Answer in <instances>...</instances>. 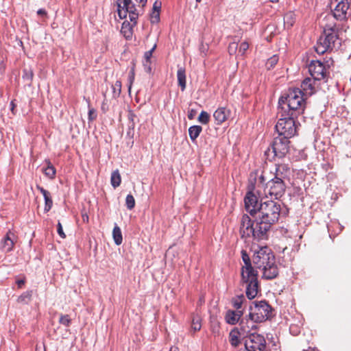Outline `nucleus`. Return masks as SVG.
I'll use <instances>...</instances> for the list:
<instances>
[{"instance_id":"obj_38","label":"nucleus","mask_w":351,"mask_h":351,"mask_svg":"<svg viewBox=\"0 0 351 351\" xmlns=\"http://www.w3.org/2000/svg\"><path fill=\"white\" fill-rule=\"evenodd\" d=\"M242 260L243 261L244 265L242 267H249L252 265V260H251L250 256L247 254V252L245 250H242L241 252Z\"/></svg>"},{"instance_id":"obj_26","label":"nucleus","mask_w":351,"mask_h":351,"mask_svg":"<svg viewBox=\"0 0 351 351\" xmlns=\"http://www.w3.org/2000/svg\"><path fill=\"white\" fill-rule=\"evenodd\" d=\"M112 236L116 245H119L123 241L122 233L121 228L115 225L112 230Z\"/></svg>"},{"instance_id":"obj_52","label":"nucleus","mask_w":351,"mask_h":351,"mask_svg":"<svg viewBox=\"0 0 351 351\" xmlns=\"http://www.w3.org/2000/svg\"><path fill=\"white\" fill-rule=\"evenodd\" d=\"M37 14L38 15H46L47 14V12L45 11V10L44 9H39L38 11H37Z\"/></svg>"},{"instance_id":"obj_33","label":"nucleus","mask_w":351,"mask_h":351,"mask_svg":"<svg viewBox=\"0 0 351 351\" xmlns=\"http://www.w3.org/2000/svg\"><path fill=\"white\" fill-rule=\"evenodd\" d=\"M278 60H279L278 56L276 55H274L273 56H271V58L267 59V60L265 63V66H266L267 69V70L272 69L275 66V65L278 63Z\"/></svg>"},{"instance_id":"obj_43","label":"nucleus","mask_w":351,"mask_h":351,"mask_svg":"<svg viewBox=\"0 0 351 351\" xmlns=\"http://www.w3.org/2000/svg\"><path fill=\"white\" fill-rule=\"evenodd\" d=\"M159 20H160V13L158 12L153 11V12L152 14V19H151L152 23H156L159 21Z\"/></svg>"},{"instance_id":"obj_23","label":"nucleus","mask_w":351,"mask_h":351,"mask_svg":"<svg viewBox=\"0 0 351 351\" xmlns=\"http://www.w3.org/2000/svg\"><path fill=\"white\" fill-rule=\"evenodd\" d=\"M202 131L200 125H193L189 128V134L191 140L194 142Z\"/></svg>"},{"instance_id":"obj_42","label":"nucleus","mask_w":351,"mask_h":351,"mask_svg":"<svg viewBox=\"0 0 351 351\" xmlns=\"http://www.w3.org/2000/svg\"><path fill=\"white\" fill-rule=\"evenodd\" d=\"M238 49V43H231L228 46V52L230 55L234 54Z\"/></svg>"},{"instance_id":"obj_35","label":"nucleus","mask_w":351,"mask_h":351,"mask_svg":"<svg viewBox=\"0 0 351 351\" xmlns=\"http://www.w3.org/2000/svg\"><path fill=\"white\" fill-rule=\"evenodd\" d=\"M44 199H45L44 210H45V212H49L53 206V200L51 199L50 193H49V195H47V196H45Z\"/></svg>"},{"instance_id":"obj_11","label":"nucleus","mask_w":351,"mask_h":351,"mask_svg":"<svg viewBox=\"0 0 351 351\" xmlns=\"http://www.w3.org/2000/svg\"><path fill=\"white\" fill-rule=\"evenodd\" d=\"M266 340L263 335L255 332L245 337V351H265Z\"/></svg>"},{"instance_id":"obj_56","label":"nucleus","mask_w":351,"mask_h":351,"mask_svg":"<svg viewBox=\"0 0 351 351\" xmlns=\"http://www.w3.org/2000/svg\"><path fill=\"white\" fill-rule=\"evenodd\" d=\"M304 351H319L315 348H308L307 350H304Z\"/></svg>"},{"instance_id":"obj_19","label":"nucleus","mask_w":351,"mask_h":351,"mask_svg":"<svg viewBox=\"0 0 351 351\" xmlns=\"http://www.w3.org/2000/svg\"><path fill=\"white\" fill-rule=\"evenodd\" d=\"M230 113V110L226 108H219L217 109L213 114L216 124L220 125L223 123L229 117Z\"/></svg>"},{"instance_id":"obj_13","label":"nucleus","mask_w":351,"mask_h":351,"mask_svg":"<svg viewBox=\"0 0 351 351\" xmlns=\"http://www.w3.org/2000/svg\"><path fill=\"white\" fill-rule=\"evenodd\" d=\"M317 80H314L313 77L305 78L301 84V89L293 88L289 90L287 94H289L292 91L298 90L300 93L301 97L303 100L304 109L305 108V101L304 97H308L312 95L315 93V82Z\"/></svg>"},{"instance_id":"obj_34","label":"nucleus","mask_w":351,"mask_h":351,"mask_svg":"<svg viewBox=\"0 0 351 351\" xmlns=\"http://www.w3.org/2000/svg\"><path fill=\"white\" fill-rule=\"evenodd\" d=\"M22 77L25 81L27 82L29 85H30L33 78L32 71L31 69H25L23 70V74Z\"/></svg>"},{"instance_id":"obj_6","label":"nucleus","mask_w":351,"mask_h":351,"mask_svg":"<svg viewBox=\"0 0 351 351\" xmlns=\"http://www.w3.org/2000/svg\"><path fill=\"white\" fill-rule=\"evenodd\" d=\"M254 217L253 221L247 215H243L241 221L240 233L242 237H252L257 241L264 240L267 238L266 232H260L259 227H262L261 224H259V221L256 215L252 216Z\"/></svg>"},{"instance_id":"obj_20","label":"nucleus","mask_w":351,"mask_h":351,"mask_svg":"<svg viewBox=\"0 0 351 351\" xmlns=\"http://www.w3.org/2000/svg\"><path fill=\"white\" fill-rule=\"evenodd\" d=\"M289 168L287 165L278 164L276 165L275 173L274 178H280L285 181L289 176Z\"/></svg>"},{"instance_id":"obj_22","label":"nucleus","mask_w":351,"mask_h":351,"mask_svg":"<svg viewBox=\"0 0 351 351\" xmlns=\"http://www.w3.org/2000/svg\"><path fill=\"white\" fill-rule=\"evenodd\" d=\"M177 78L178 86L180 87L181 90L184 91L186 88V71L184 67H179L177 71Z\"/></svg>"},{"instance_id":"obj_25","label":"nucleus","mask_w":351,"mask_h":351,"mask_svg":"<svg viewBox=\"0 0 351 351\" xmlns=\"http://www.w3.org/2000/svg\"><path fill=\"white\" fill-rule=\"evenodd\" d=\"M225 319L228 324L231 325H234L239 321L238 315L234 313V311L232 310H229L226 312Z\"/></svg>"},{"instance_id":"obj_46","label":"nucleus","mask_w":351,"mask_h":351,"mask_svg":"<svg viewBox=\"0 0 351 351\" xmlns=\"http://www.w3.org/2000/svg\"><path fill=\"white\" fill-rule=\"evenodd\" d=\"M36 189L43 194V197L45 196H47V195H49V193H50L48 191L45 190L43 187L39 185L36 186Z\"/></svg>"},{"instance_id":"obj_17","label":"nucleus","mask_w":351,"mask_h":351,"mask_svg":"<svg viewBox=\"0 0 351 351\" xmlns=\"http://www.w3.org/2000/svg\"><path fill=\"white\" fill-rule=\"evenodd\" d=\"M137 19L138 18H136L134 21H130V22L125 21L123 23L121 32L126 39L130 40L132 38L133 27L136 26Z\"/></svg>"},{"instance_id":"obj_47","label":"nucleus","mask_w":351,"mask_h":351,"mask_svg":"<svg viewBox=\"0 0 351 351\" xmlns=\"http://www.w3.org/2000/svg\"><path fill=\"white\" fill-rule=\"evenodd\" d=\"M96 118V115L95 114L94 109H89L88 110V120L93 121Z\"/></svg>"},{"instance_id":"obj_41","label":"nucleus","mask_w":351,"mask_h":351,"mask_svg":"<svg viewBox=\"0 0 351 351\" xmlns=\"http://www.w3.org/2000/svg\"><path fill=\"white\" fill-rule=\"evenodd\" d=\"M249 48V43L247 41L242 42L239 47V53L243 55Z\"/></svg>"},{"instance_id":"obj_59","label":"nucleus","mask_w":351,"mask_h":351,"mask_svg":"<svg viewBox=\"0 0 351 351\" xmlns=\"http://www.w3.org/2000/svg\"><path fill=\"white\" fill-rule=\"evenodd\" d=\"M197 2L199 3L202 0H195Z\"/></svg>"},{"instance_id":"obj_58","label":"nucleus","mask_w":351,"mask_h":351,"mask_svg":"<svg viewBox=\"0 0 351 351\" xmlns=\"http://www.w3.org/2000/svg\"><path fill=\"white\" fill-rule=\"evenodd\" d=\"M177 350H178L177 348H171L169 351H178Z\"/></svg>"},{"instance_id":"obj_4","label":"nucleus","mask_w":351,"mask_h":351,"mask_svg":"<svg viewBox=\"0 0 351 351\" xmlns=\"http://www.w3.org/2000/svg\"><path fill=\"white\" fill-rule=\"evenodd\" d=\"M338 29L335 24H326L314 48L318 54L332 50L338 41Z\"/></svg>"},{"instance_id":"obj_5","label":"nucleus","mask_w":351,"mask_h":351,"mask_svg":"<svg viewBox=\"0 0 351 351\" xmlns=\"http://www.w3.org/2000/svg\"><path fill=\"white\" fill-rule=\"evenodd\" d=\"M241 284L246 286L245 294L249 300L255 298L258 293V271L254 267H241Z\"/></svg>"},{"instance_id":"obj_16","label":"nucleus","mask_w":351,"mask_h":351,"mask_svg":"<svg viewBox=\"0 0 351 351\" xmlns=\"http://www.w3.org/2000/svg\"><path fill=\"white\" fill-rule=\"evenodd\" d=\"M258 322L247 318L241 319L239 323V330L243 335H248L250 333H253L252 331L257 329Z\"/></svg>"},{"instance_id":"obj_2","label":"nucleus","mask_w":351,"mask_h":351,"mask_svg":"<svg viewBox=\"0 0 351 351\" xmlns=\"http://www.w3.org/2000/svg\"><path fill=\"white\" fill-rule=\"evenodd\" d=\"M252 263L256 269L262 271V277L266 280H272L278 275V269L276 263L275 256L267 246H258L254 250Z\"/></svg>"},{"instance_id":"obj_40","label":"nucleus","mask_w":351,"mask_h":351,"mask_svg":"<svg viewBox=\"0 0 351 351\" xmlns=\"http://www.w3.org/2000/svg\"><path fill=\"white\" fill-rule=\"evenodd\" d=\"M59 323L64 326H69L71 323V319L69 315H61Z\"/></svg>"},{"instance_id":"obj_14","label":"nucleus","mask_w":351,"mask_h":351,"mask_svg":"<svg viewBox=\"0 0 351 351\" xmlns=\"http://www.w3.org/2000/svg\"><path fill=\"white\" fill-rule=\"evenodd\" d=\"M308 72L314 80L320 81L327 78L326 69L319 60H312L308 64Z\"/></svg>"},{"instance_id":"obj_15","label":"nucleus","mask_w":351,"mask_h":351,"mask_svg":"<svg viewBox=\"0 0 351 351\" xmlns=\"http://www.w3.org/2000/svg\"><path fill=\"white\" fill-rule=\"evenodd\" d=\"M244 203L246 210L252 215H256L260 204L258 197L251 191L247 193Z\"/></svg>"},{"instance_id":"obj_8","label":"nucleus","mask_w":351,"mask_h":351,"mask_svg":"<svg viewBox=\"0 0 351 351\" xmlns=\"http://www.w3.org/2000/svg\"><path fill=\"white\" fill-rule=\"evenodd\" d=\"M289 138L281 136H278L274 138L271 145V148L265 152V154L269 156V152L274 154V156L282 158L285 156L289 149Z\"/></svg>"},{"instance_id":"obj_18","label":"nucleus","mask_w":351,"mask_h":351,"mask_svg":"<svg viewBox=\"0 0 351 351\" xmlns=\"http://www.w3.org/2000/svg\"><path fill=\"white\" fill-rule=\"evenodd\" d=\"M14 236V234L9 231L1 241V248L3 252H9L12 250L14 243L12 237Z\"/></svg>"},{"instance_id":"obj_32","label":"nucleus","mask_w":351,"mask_h":351,"mask_svg":"<svg viewBox=\"0 0 351 351\" xmlns=\"http://www.w3.org/2000/svg\"><path fill=\"white\" fill-rule=\"evenodd\" d=\"M244 300H245V297L243 294L238 295V296L232 298V306L237 310H239L242 307V304Z\"/></svg>"},{"instance_id":"obj_1","label":"nucleus","mask_w":351,"mask_h":351,"mask_svg":"<svg viewBox=\"0 0 351 351\" xmlns=\"http://www.w3.org/2000/svg\"><path fill=\"white\" fill-rule=\"evenodd\" d=\"M303 100L300 93L292 91L285 94L278 101L280 116L275 128L279 136L291 138L297 132L296 119L304 112Z\"/></svg>"},{"instance_id":"obj_51","label":"nucleus","mask_w":351,"mask_h":351,"mask_svg":"<svg viewBox=\"0 0 351 351\" xmlns=\"http://www.w3.org/2000/svg\"><path fill=\"white\" fill-rule=\"evenodd\" d=\"M234 313H236L237 315H238V318L239 319H241V317H242L243 315V311H241L240 309L239 310H237V311H234Z\"/></svg>"},{"instance_id":"obj_57","label":"nucleus","mask_w":351,"mask_h":351,"mask_svg":"<svg viewBox=\"0 0 351 351\" xmlns=\"http://www.w3.org/2000/svg\"><path fill=\"white\" fill-rule=\"evenodd\" d=\"M271 3H278L279 0H268Z\"/></svg>"},{"instance_id":"obj_12","label":"nucleus","mask_w":351,"mask_h":351,"mask_svg":"<svg viewBox=\"0 0 351 351\" xmlns=\"http://www.w3.org/2000/svg\"><path fill=\"white\" fill-rule=\"evenodd\" d=\"M117 13L120 19L125 18L128 14L130 21H134L136 18H138L139 13L132 0H117Z\"/></svg>"},{"instance_id":"obj_24","label":"nucleus","mask_w":351,"mask_h":351,"mask_svg":"<svg viewBox=\"0 0 351 351\" xmlns=\"http://www.w3.org/2000/svg\"><path fill=\"white\" fill-rule=\"evenodd\" d=\"M156 45L155 44L150 50L146 51L144 54V58L145 60L144 66H145L147 72L151 71V66H150L151 58H152V53L154 51V50L156 49Z\"/></svg>"},{"instance_id":"obj_28","label":"nucleus","mask_w":351,"mask_h":351,"mask_svg":"<svg viewBox=\"0 0 351 351\" xmlns=\"http://www.w3.org/2000/svg\"><path fill=\"white\" fill-rule=\"evenodd\" d=\"M32 295V291H25L20 296H19L17 298V302L21 304H27L31 300Z\"/></svg>"},{"instance_id":"obj_36","label":"nucleus","mask_w":351,"mask_h":351,"mask_svg":"<svg viewBox=\"0 0 351 351\" xmlns=\"http://www.w3.org/2000/svg\"><path fill=\"white\" fill-rule=\"evenodd\" d=\"M125 205L128 210H132L135 206V199L132 195L128 194L125 198Z\"/></svg>"},{"instance_id":"obj_7","label":"nucleus","mask_w":351,"mask_h":351,"mask_svg":"<svg viewBox=\"0 0 351 351\" xmlns=\"http://www.w3.org/2000/svg\"><path fill=\"white\" fill-rule=\"evenodd\" d=\"M254 306H250L248 317L256 322H263L271 317V307L265 301L254 302Z\"/></svg>"},{"instance_id":"obj_54","label":"nucleus","mask_w":351,"mask_h":351,"mask_svg":"<svg viewBox=\"0 0 351 351\" xmlns=\"http://www.w3.org/2000/svg\"><path fill=\"white\" fill-rule=\"evenodd\" d=\"M258 180H259L260 183L264 184L265 181L264 176H263V175L260 176V177L258 178Z\"/></svg>"},{"instance_id":"obj_53","label":"nucleus","mask_w":351,"mask_h":351,"mask_svg":"<svg viewBox=\"0 0 351 351\" xmlns=\"http://www.w3.org/2000/svg\"><path fill=\"white\" fill-rule=\"evenodd\" d=\"M195 113V111L193 110H191L189 114H188V118L189 119H193V114Z\"/></svg>"},{"instance_id":"obj_27","label":"nucleus","mask_w":351,"mask_h":351,"mask_svg":"<svg viewBox=\"0 0 351 351\" xmlns=\"http://www.w3.org/2000/svg\"><path fill=\"white\" fill-rule=\"evenodd\" d=\"M121 182V175L118 169L114 171L111 173L110 183L111 185L115 189L118 187Z\"/></svg>"},{"instance_id":"obj_44","label":"nucleus","mask_w":351,"mask_h":351,"mask_svg":"<svg viewBox=\"0 0 351 351\" xmlns=\"http://www.w3.org/2000/svg\"><path fill=\"white\" fill-rule=\"evenodd\" d=\"M57 232L61 238L64 239L66 237V235L62 229V224L60 221H58V223L57 224Z\"/></svg>"},{"instance_id":"obj_55","label":"nucleus","mask_w":351,"mask_h":351,"mask_svg":"<svg viewBox=\"0 0 351 351\" xmlns=\"http://www.w3.org/2000/svg\"><path fill=\"white\" fill-rule=\"evenodd\" d=\"M135 1L136 2H138L139 3H141L142 6L143 7L146 4L147 0H135Z\"/></svg>"},{"instance_id":"obj_37","label":"nucleus","mask_w":351,"mask_h":351,"mask_svg":"<svg viewBox=\"0 0 351 351\" xmlns=\"http://www.w3.org/2000/svg\"><path fill=\"white\" fill-rule=\"evenodd\" d=\"M113 90V95L114 97H118L121 93V82L119 80L116 81L114 85L112 86Z\"/></svg>"},{"instance_id":"obj_9","label":"nucleus","mask_w":351,"mask_h":351,"mask_svg":"<svg viewBox=\"0 0 351 351\" xmlns=\"http://www.w3.org/2000/svg\"><path fill=\"white\" fill-rule=\"evenodd\" d=\"M351 0H331V5L335 4L332 10V16L337 21H343L351 16Z\"/></svg>"},{"instance_id":"obj_29","label":"nucleus","mask_w":351,"mask_h":351,"mask_svg":"<svg viewBox=\"0 0 351 351\" xmlns=\"http://www.w3.org/2000/svg\"><path fill=\"white\" fill-rule=\"evenodd\" d=\"M295 21V14L293 12H288L284 16L285 25L288 27H292Z\"/></svg>"},{"instance_id":"obj_50","label":"nucleus","mask_w":351,"mask_h":351,"mask_svg":"<svg viewBox=\"0 0 351 351\" xmlns=\"http://www.w3.org/2000/svg\"><path fill=\"white\" fill-rule=\"evenodd\" d=\"M16 284H17L19 288H21L22 286L25 284V280L24 279L18 280L16 281Z\"/></svg>"},{"instance_id":"obj_21","label":"nucleus","mask_w":351,"mask_h":351,"mask_svg":"<svg viewBox=\"0 0 351 351\" xmlns=\"http://www.w3.org/2000/svg\"><path fill=\"white\" fill-rule=\"evenodd\" d=\"M243 335L239 328H234L229 333V341L231 346L237 348L241 343L240 336Z\"/></svg>"},{"instance_id":"obj_48","label":"nucleus","mask_w":351,"mask_h":351,"mask_svg":"<svg viewBox=\"0 0 351 351\" xmlns=\"http://www.w3.org/2000/svg\"><path fill=\"white\" fill-rule=\"evenodd\" d=\"M160 8H161V3L160 2H158V1H155V3H154V5H153L154 11L159 12L160 10Z\"/></svg>"},{"instance_id":"obj_3","label":"nucleus","mask_w":351,"mask_h":351,"mask_svg":"<svg viewBox=\"0 0 351 351\" xmlns=\"http://www.w3.org/2000/svg\"><path fill=\"white\" fill-rule=\"evenodd\" d=\"M281 213V204L279 202L266 200L261 202L256 215L259 221L260 232H266L270 230L271 226L276 223Z\"/></svg>"},{"instance_id":"obj_49","label":"nucleus","mask_w":351,"mask_h":351,"mask_svg":"<svg viewBox=\"0 0 351 351\" xmlns=\"http://www.w3.org/2000/svg\"><path fill=\"white\" fill-rule=\"evenodd\" d=\"M15 108H16V104L14 103V100H12L10 102V110H11L12 114H16Z\"/></svg>"},{"instance_id":"obj_45","label":"nucleus","mask_w":351,"mask_h":351,"mask_svg":"<svg viewBox=\"0 0 351 351\" xmlns=\"http://www.w3.org/2000/svg\"><path fill=\"white\" fill-rule=\"evenodd\" d=\"M128 79H129V86H128V90H129V92H130V90H131V87H132V84L133 83V81L134 80V73L133 71H131L129 76H128Z\"/></svg>"},{"instance_id":"obj_31","label":"nucleus","mask_w":351,"mask_h":351,"mask_svg":"<svg viewBox=\"0 0 351 351\" xmlns=\"http://www.w3.org/2000/svg\"><path fill=\"white\" fill-rule=\"evenodd\" d=\"M201 318L198 315H194L191 322V328L194 332L198 331L201 329Z\"/></svg>"},{"instance_id":"obj_30","label":"nucleus","mask_w":351,"mask_h":351,"mask_svg":"<svg viewBox=\"0 0 351 351\" xmlns=\"http://www.w3.org/2000/svg\"><path fill=\"white\" fill-rule=\"evenodd\" d=\"M47 167L44 169L45 175L50 179H53L56 176V169L50 161H47Z\"/></svg>"},{"instance_id":"obj_10","label":"nucleus","mask_w":351,"mask_h":351,"mask_svg":"<svg viewBox=\"0 0 351 351\" xmlns=\"http://www.w3.org/2000/svg\"><path fill=\"white\" fill-rule=\"evenodd\" d=\"M285 181H282L280 178H273L267 182L265 193L267 197L269 195L271 198L278 199L285 194Z\"/></svg>"},{"instance_id":"obj_39","label":"nucleus","mask_w":351,"mask_h":351,"mask_svg":"<svg viewBox=\"0 0 351 351\" xmlns=\"http://www.w3.org/2000/svg\"><path fill=\"white\" fill-rule=\"evenodd\" d=\"M198 121L202 124H207L210 121V115L206 111H202L199 117Z\"/></svg>"}]
</instances>
